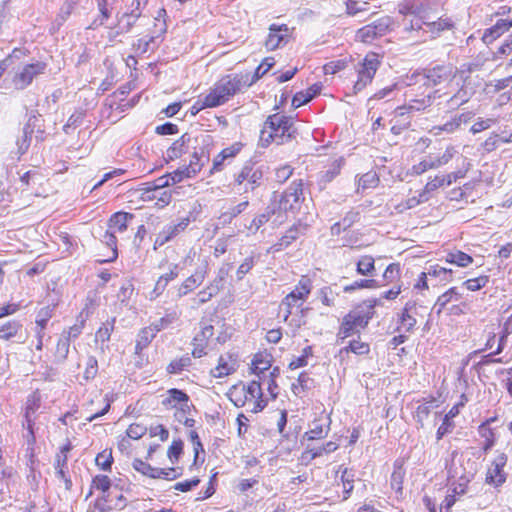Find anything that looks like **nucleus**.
Returning a JSON list of instances; mask_svg holds the SVG:
<instances>
[{
  "mask_svg": "<svg viewBox=\"0 0 512 512\" xmlns=\"http://www.w3.org/2000/svg\"><path fill=\"white\" fill-rule=\"evenodd\" d=\"M405 476V470L403 466L398 462L394 463V469L391 475V488L395 490L397 494H401L403 490V479Z\"/></svg>",
  "mask_w": 512,
  "mask_h": 512,
  "instance_id": "nucleus-30",
  "label": "nucleus"
},
{
  "mask_svg": "<svg viewBox=\"0 0 512 512\" xmlns=\"http://www.w3.org/2000/svg\"><path fill=\"white\" fill-rule=\"evenodd\" d=\"M248 75L231 74L221 78L205 96L202 107H218L239 92L242 87H249Z\"/></svg>",
  "mask_w": 512,
  "mask_h": 512,
  "instance_id": "nucleus-3",
  "label": "nucleus"
},
{
  "mask_svg": "<svg viewBox=\"0 0 512 512\" xmlns=\"http://www.w3.org/2000/svg\"><path fill=\"white\" fill-rule=\"evenodd\" d=\"M133 467L143 475L149 476L151 478H158L156 475L159 472V468L152 467L150 464L145 463L142 460L135 459L133 462Z\"/></svg>",
  "mask_w": 512,
  "mask_h": 512,
  "instance_id": "nucleus-48",
  "label": "nucleus"
},
{
  "mask_svg": "<svg viewBox=\"0 0 512 512\" xmlns=\"http://www.w3.org/2000/svg\"><path fill=\"white\" fill-rule=\"evenodd\" d=\"M70 342L64 337H60L55 351V358L58 362H63L69 353Z\"/></svg>",
  "mask_w": 512,
  "mask_h": 512,
  "instance_id": "nucleus-52",
  "label": "nucleus"
},
{
  "mask_svg": "<svg viewBox=\"0 0 512 512\" xmlns=\"http://www.w3.org/2000/svg\"><path fill=\"white\" fill-rule=\"evenodd\" d=\"M375 304H376V301L370 302V304L368 306L369 310L367 312H363L360 310H354L347 314L348 319L351 320V322L354 324V326L357 328V330L363 329L368 325L369 320L372 318V314H373L370 310L373 309Z\"/></svg>",
  "mask_w": 512,
  "mask_h": 512,
  "instance_id": "nucleus-20",
  "label": "nucleus"
},
{
  "mask_svg": "<svg viewBox=\"0 0 512 512\" xmlns=\"http://www.w3.org/2000/svg\"><path fill=\"white\" fill-rule=\"evenodd\" d=\"M22 325L16 320H11L0 326V339L9 340L16 336Z\"/></svg>",
  "mask_w": 512,
  "mask_h": 512,
  "instance_id": "nucleus-33",
  "label": "nucleus"
},
{
  "mask_svg": "<svg viewBox=\"0 0 512 512\" xmlns=\"http://www.w3.org/2000/svg\"><path fill=\"white\" fill-rule=\"evenodd\" d=\"M275 62L272 57L265 58L262 63L256 68L255 73L251 80L248 79V83L251 85L266 74L273 66Z\"/></svg>",
  "mask_w": 512,
  "mask_h": 512,
  "instance_id": "nucleus-45",
  "label": "nucleus"
},
{
  "mask_svg": "<svg viewBox=\"0 0 512 512\" xmlns=\"http://www.w3.org/2000/svg\"><path fill=\"white\" fill-rule=\"evenodd\" d=\"M459 300L460 294L458 293L457 288L452 287L437 298L434 309L438 314H440L449 303L457 302Z\"/></svg>",
  "mask_w": 512,
  "mask_h": 512,
  "instance_id": "nucleus-24",
  "label": "nucleus"
},
{
  "mask_svg": "<svg viewBox=\"0 0 512 512\" xmlns=\"http://www.w3.org/2000/svg\"><path fill=\"white\" fill-rule=\"evenodd\" d=\"M427 274L430 278L438 280V282H450L453 278L452 269L442 267L438 264L430 265L429 268H427Z\"/></svg>",
  "mask_w": 512,
  "mask_h": 512,
  "instance_id": "nucleus-28",
  "label": "nucleus"
},
{
  "mask_svg": "<svg viewBox=\"0 0 512 512\" xmlns=\"http://www.w3.org/2000/svg\"><path fill=\"white\" fill-rule=\"evenodd\" d=\"M157 333V328H153L152 325L143 328L136 339L135 353L139 354L145 347H147Z\"/></svg>",
  "mask_w": 512,
  "mask_h": 512,
  "instance_id": "nucleus-22",
  "label": "nucleus"
},
{
  "mask_svg": "<svg viewBox=\"0 0 512 512\" xmlns=\"http://www.w3.org/2000/svg\"><path fill=\"white\" fill-rule=\"evenodd\" d=\"M207 266L202 265L197 267L194 274L185 279V281L178 288V296L183 297L189 292L200 286L206 278Z\"/></svg>",
  "mask_w": 512,
  "mask_h": 512,
  "instance_id": "nucleus-15",
  "label": "nucleus"
},
{
  "mask_svg": "<svg viewBox=\"0 0 512 512\" xmlns=\"http://www.w3.org/2000/svg\"><path fill=\"white\" fill-rule=\"evenodd\" d=\"M437 407H438V405L434 398H431L430 400L424 401L423 403L419 404L416 408L415 416H414L416 421L421 426H423L424 421L428 418V416L431 414V412Z\"/></svg>",
  "mask_w": 512,
  "mask_h": 512,
  "instance_id": "nucleus-27",
  "label": "nucleus"
},
{
  "mask_svg": "<svg viewBox=\"0 0 512 512\" xmlns=\"http://www.w3.org/2000/svg\"><path fill=\"white\" fill-rule=\"evenodd\" d=\"M390 23L391 21L388 17L381 18L360 28L356 33V38L363 43H371L374 39L387 32Z\"/></svg>",
  "mask_w": 512,
  "mask_h": 512,
  "instance_id": "nucleus-9",
  "label": "nucleus"
},
{
  "mask_svg": "<svg viewBox=\"0 0 512 512\" xmlns=\"http://www.w3.org/2000/svg\"><path fill=\"white\" fill-rule=\"evenodd\" d=\"M249 202L248 200H245L243 202H240L239 204L231 207L228 211L224 212L221 215V219H223L224 222H231V220L235 217H237L239 214L244 212L246 208L248 207Z\"/></svg>",
  "mask_w": 512,
  "mask_h": 512,
  "instance_id": "nucleus-50",
  "label": "nucleus"
},
{
  "mask_svg": "<svg viewBox=\"0 0 512 512\" xmlns=\"http://www.w3.org/2000/svg\"><path fill=\"white\" fill-rule=\"evenodd\" d=\"M379 178L374 171L363 174L358 180V190L370 189L377 186Z\"/></svg>",
  "mask_w": 512,
  "mask_h": 512,
  "instance_id": "nucleus-40",
  "label": "nucleus"
},
{
  "mask_svg": "<svg viewBox=\"0 0 512 512\" xmlns=\"http://www.w3.org/2000/svg\"><path fill=\"white\" fill-rule=\"evenodd\" d=\"M214 334V327L212 325H204L201 330L193 338V342L202 344L207 347L209 339Z\"/></svg>",
  "mask_w": 512,
  "mask_h": 512,
  "instance_id": "nucleus-53",
  "label": "nucleus"
},
{
  "mask_svg": "<svg viewBox=\"0 0 512 512\" xmlns=\"http://www.w3.org/2000/svg\"><path fill=\"white\" fill-rule=\"evenodd\" d=\"M341 474V481L343 483L344 499H347L350 492L353 490L354 474L344 468Z\"/></svg>",
  "mask_w": 512,
  "mask_h": 512,
  "instance_id": "nucleus-54",
  "label": "nucleus"
},
{
  "mask_svg": "<svg viewBox=\"0 0 512 512\" xmlns=\"http://www.w3.org/2000/svg\"><path fill=\"white\" fill-rule=\"evenodd\" d=\"M199 172L198 166L187 165L183 168H179L172 173L167 174L169 177L171 185L176 184L184 180L185 178H191L195 176Z\"/></svg>",
  "mask_w": 512,
  "mask_h": 512,
  "instance_id": "nucleus-26",
  "label": "nucleus"
},
{
  "mask_svg": "<svg viewBox=\"0 0 512 512\" xmlns=\"http://www.w3.org/2000/svg\"><path fill=\"white\" fill-rule=\"evenodd\" d=\"M180 317V312L177 310L170 311L165 314V316L161 317L159 320L154 322L152 324L153 328H157V332L161 331L162 329L168 327L169 325L176 322Z\"/></svg>",
  "mask_w": 512,
  "mask_h": 512,
  "instance_id": "nucleus-38",
  "label": "nucleus"
},
{
  "mask_svg": "<svg viewBox=\"0 0 512 512\" xmlns=\"http://www.w3.org/2000/svg\"><path fill=\"white\" fill-rule=\"evenodd\" d=\"M46 67V63L42 61H37L35 63L23 66L21 69L15 72L12 78L14 87L20 90L28 87L34 78L44 74Z\"/></svg>",
  "mask_w": 512,
  "mask_h": 512,
  "instance_id": "nucleus-7",
  "label": "nucleus"
},
{
  "mask_svg": "<svg viewBox=\"0 0 512 512\" xmlns=\"http://www.w3.org/2000/svg\"><path fill=\"white\" fill-rule=\"evenodd\" d=\"M507 455L498 453L489 467L486 474V482L495 487L502 485L506 480V474L503 471L507 463Z\"/></svg>",
  "mask_w": 512,
  "mask_h": 512,
  "instance_id": "nucleus-10",
  "label": "nucleus"
},
{
  "mask_svg": "<svg viewBox=\"0 0 512 512\" xmlns=\"http://www.w3.org/2000/svg\"><path fill=\"white\" fill-rule=\"evenodd\" d=\"M33 134V128L28 123L23 128L22 136L17 140L18 153L23 155L27 152L30 147L31 139Z\"/></svg>",
  "mask_w": 512,
  "mask_h": 512,
  "instance_id": "nucleus-36",
  "label": "nucleus"
},
{
  "mask_svg": "<svg viewBox=\"0 0 512 512\" xmlns=\"http://www.w3.org/2000/svg\"><path fill=\"white\" fill-rule=\"evenodd\" d=\"M346 13L350 16L359 17L360 21L365 20L364 14L367 12V4L369 2H344Z\"/></svg>",
  "mask_w": 512,
  "mask_h": 512,
  "instance_id": "nucleus-34",
  "label": "nucleus"
},
{
  "mask_svg": "<svg viewBox=\"0 0 512 512\" xmlns=\"http://www.w3.org/2000/svg\"><path fill=\"white\" fill-rule=\"evenodd\" d=\"M128 213L117 212L109 220V229L114 232L123 233L127 227Z\"/></svg>",
  "mask_w": 512,
  "mask_h": 512,
  "instance_id": "nucleus-31",
  "label": "nucleus"
},
{
  "mask_svg": "<svg viewBox=\"0 0 512 512\" xmlns=\"http://www.w3.org/2000/svg\"><path fill=\"white\" fill-rule=\"evenodd\" d=\"M455 152L454 147L450 146L447 147L445 152L440 156L429 155L431 163L433 164V169L446 165L453 158Z\"/></svg>",
  "mask_w": 512,
  "mask_h": 512,
  "instance_id": "nucleus-42",
  "label": "nucleus"
},
{
  "mask_svg": "<svg viewBox=\"0 0 512 512\" xmlns=\"http://www.w3.org/2000/svg\"><path fill=\"white\" fill-rule=\"evenodd\" d=\"M312 290V282L308 277L303 276L295 288L286 295L280 305V310L284 311V320L287 321L292 314L293 308H300L307 300Z\"/></svg>",
  "mask_w": 512,
  "mask_h": 512,
  "instance_id": "nucleus-4",
  "label": "nucleus"
},
{
  "mask_svg": "<svg viewBox=\"0 0 512 512\" xmlns=\"http://www.w3.org/2000/svg\"><path fill=\"white\" fill-rule=\"evenodd\" d=\"M270 362L268 360L260 359L258 356L252 362L251 371L260 378V374H263L270 368Z\"/></svg>",
  "mask_w": 512,
  "mask_h": 512,
  "instance_id": "nucleus-61",
  "label": "nucleus"
},
{
  "mask_svg": "<svg viewBox=\"0 0 512 512\" xmlns=\"http://www.w3.org/2000/svg\"><path fill=\"white\" fill-rule=\"evenodd\" d=\"M191 137L189 134H183L178 140H176L166 152V160L172 161L180 158L184 153L188 151L189 142Z\"/></svg>",
  "mask_w": 512,
  "mask_h": 512,
  "instance_id": "nucleus-17",
  "label": "nucleus"
},
{
  "mask_svg": "<svg viewBox=\"0 0 512 512\" xmlns=\"http://www.w3.org/2000/svg\"><path fill=\"white\" fill-rule=\"evenodd\" d=\"M236 370L235 361L231 360V357L225 358L220 357L218 365L211 371L213 377L222 378L230 375Z\"/></svg>",
  "mask_w": 512,
  "mask_h": 512,
  "instance_id": "nucleus-23",
  "label": "nucleus"
},
{
  "mask_svg": "<svg viewBox=\"0 0 512 512\" xmlns=\"http://www.w3.org/2000/svg\"><path fill=\"white\" fill-rule=\"evenodd\" d=\"M433 169L429 155L423 158L418 164L412 166L411 171L415 175H421L427 170Z\"/></svg>",
  "mask_w": 512,
  "mask_h": 512,
  "instance_id": "nucleus-64",
  "label": "nucleus"
},
{
  "mask_svg": "<svg viewBox=\"0 0 512 512\" xmlns=\"http://www.w3.org/2000/svg\"><path fill=\"white\" fill-rule=\"evenodd\" d=\"M263 178V171L261 167L254 163L247 162L244 166L234 175L235 185L241 187L244 184V192L253 191L260 184Z\"/></svg>",
  "mask_w": 512,
  "mask_h": 512,
  "instance_id": "nucleus-6",
  "label": "nucleus"
},
{
  "mask_svg": "<svg viewBox=\"0 0 512 512\" xmlns=\"http://www.w3.org/2000/svg\"><path fill=\"white\" fill-rule=\"evenodd\" d=\"M189 396L180 389L172 388L166 392L162 405L167 409L176 408L186 413L190 410Z\"/></svg>",
  "mask_w": 512,
  "mask_h": 512,
  "instance_id": "nucleus-12",
  "label": "nucleus"
},
{
  "mask_svg": "<svg viewBox=\"0 0 512 512\" xmlns=\"http://www.w3.org/2000/svg\"><path fill=\"white\" fill-rule=\"evenodd\" d=\"M376 281L373 279H361L354 281L352 284L344 287L345 292H351L361 288H374Z\"/></svg>",
  "mask_w": 512,
  "mask_h": 512,
  "instance_id": "nucleus-62",
  "label": "nucleus"
},
{
  "mask_svg": "<svg viewBox=\"0 0 512 512\" xmlns=\"http://www.w3.org/2000/svg\"><path fill=\"white\" fill-rule=\"evenodd\" d=\"M112 453L109 450H104L96 456L95 462L102 470H109L112 464Z\"/></svg>",
  "mask_w": 512,
  "mask_h": 512,
  "instance_id": "nucleus-56",
  "label": "nucleus"
},
{
  "mask_svg": "<svg viewBox=\"0 0 512 512\" xmlns=\"http://www.w3.org/2000/svg\"><path fill=\"white\" fill-rule=\"evenodd\" d=\"M470 116L469 114H460L455 117H453L451 120L447 121L443 125L434 126L431 130V132L438 136L441 134V132L446 133H453L456 131L462 123H466L469 120Z\"/></svg>",
  "mask_w": 512,
  "mask_h": 512,
  "instance_id": "nucleus-18",
  "label": "nucleus"
},
{
  "mask_svg": "<svg viewBox=\"0 0 512 512\" xmlns=\"http://www.w3.org/2000/svg\"><path fill=\"white\" fill-rule=\"evenodd\" d=\"M370 351V347L367 343L361 342L359 340H352L349 342V345L342 348L340 353H349L352 352L356 355H365Z\"/></svg>",
  "mask_w": 512,
  "mask_h": 512,
  "instance_id": "nucleus-37",
  "label": "nucleus"
},
{
  "mask_svg": "<svg viewBox=\"0 0 512 512\" xmlns=\"http://www.w3.org/2000/svg\"><path fill=\"white\" fill-rule=\"evenodd\" d=\"M179 274L178 265H173L169 273H166L159 277L155 285V291L162 292L166 288L167 284L175 279Z\"/></svg>",
  "mask_w": 512,
  "mask_h": 512,
  "instance_id": "nucleus-43",
  "label": "nucleus"
},
{
  "mask_svg": "<svg viewBox=\"0 0 512 512\" xmlns=\"http://www.w3.org/2000/svg\"><path fill=\"white\" fill-rule=\"evenodd\" d=\"M183 449V443L181 440H174L170 445L167 455L172 463L177 462Z\"/></svg>",
  "mask_w": 512,
  "mask_h": 512,
  "instance_id": "nucleus-63",
  "label": "nucleus"
},
{
  "mask_svg": "<svg viewBox=\"0 0 512 512\" xmlns=\"http://www.w3.org/2000/svg\"><path fill=\"white\" fill-rule=\"evenodd\" d=\"M293 119L283 114H273L267 117L260 132L262 146L271 143L284 144L294 137Z\"/></svg>",
  "mask_w": 512,
  "mask_h": 512,
  "instance_id": "nucleus-2",
  "label": "nucleus"
},
{
  "mask_svg": "<svg viewBox=\"0 0 512 512\" xmlns=\"http://www.w3.org/2000/svg\"><path fill=\"white\" fill-rule=\"evenodd\" d=\"M273 213H274V209L268 207L264 213L257 215L252 220L248 229L252 233L257 232L261 226H263L265 223H267L269 221V219Z\"/></svg>",
  "mask_w": 512,
  "mask_h": 512,
  "instance_id": "nucleus-44",
  "label": "nucleus"
},
{
  "mask_svg": "<svg viewBox=\"0 0 512 512\" xmlns=\"http://www.w3.org/2000/svg\"><path fill=\"white\" fill-rule=\"evenodd\" d=\"M190 365V358L182 357L175 359L167 366V371L170 374H178Z\"/></svg>",
  "mask_w": 512,
  "mask_h": 512,
  "instance_id": "nucleus-55",
  "label": "nucleus"
},
{
  "mask_svg": "<svg viewBox=\"0 0 512 512\" xmlns=\"http://www.w3.org/2000/svg\"><path fill=\"white\" fill-rule=\"evenodd\" d=\"M288 41V27L287 25H275L272 24L269 28V34L265 41V47L267 50H275Z\"/></svg>",
  "mask_w": 512,
  "mask_h": 512,
  "instance_id": "nucleus-14",
  "label": "nucleus"
},
{
  "mask_svg": "<svg viewBox=\"0 0 512 512\" xmlns=\"http://www.w3.org/2000/svg\"><path fill=\"white\" fill-rule=\"evenodd\" d=\"M303 197L302 181L293 182L282 194L279 201V209L287 211H295L300 207Z\"/></svg>",
  "mask_w": 512,
  "mask_h": 512,
  "instance_id": "nucleus-8",
  "label": "nucleus"
},
{
  "mask_svg": "<svg viewBox=\"0 0 512 512\" xmlns=\"http://www.w3.org/2000/svg\"><path fill=\"white\" fill-rule=\"evenodd\" d=\"M380 66V61L376 53H369L365 58L357 65V81L353 86L354 94L362 91L367 85H369Z\"/></svg>",
  "mask_w": 512,
  "mask_h": 512,
  "instance_id": "nucleus-5",
  "label": "nucleus"
},
{
  "mask_svg": "<svg viewBox=\"0 0 512 512\" xmlns=\"http://www.w3.org/2000/svg\"><path fill=\"white\" fill-rule=\"evenodd\" d=\"M53 315V309L50 306H46L41 308L36 316V328L37 329H45L47 322Z\"/></svg>",
  "mask_w": 512,
  "mask_h": 512,
  "instance_id": "nucleus-51",
  "label": "nucleus"
},
{
  "mask_svg": "<svg viewBox=\"0 0 512 512\" xmlns=\"http://www.w3.org/2000/svg\"><path fill=\"white\" fill-rule=\"evenodd\" d=\"M342 162H343L342 159L335 160L332 163L331 167L328 170H326L325 172H323L322 180L324 182L332 181L340 173Z\"/></svg>",
  "mask_w": 512,
  "mask_h": 512,
  "instance_id": "nucleus-57",
  "label": "nucleus"
},
{
  "mask_svg": "<svg viewBox=\"0 0 512 512\" xmlns=\"http://www.w3.org/2000/svg\"><path fill=\"white\" fill-rule=\"evenodd\" d=\"M471 94L464 88H461L454 96L449 100L450 106H460L469 101Z\"/></svg>",
  "mask_w": 512,
  "mask_h": 512,
  "instance_id": "nucleus-60",
  "label": "nucleus"
},
{
  "mask_svg": "<svg viewBox=\"0 0 512 512\" xmlns=\"http://www.w3.org/2000/svg\"><path fill=\"white\" fill-rule=\"evenodd\" d=\"M375 270V261L372 256H362L356 263V271L363 276L372 275Z\"/></svg>",
  "mask_w": 512,
  "mask_h": 512,
  "instance_id": "nucleus-32",
  "label": "nucleus"
},
{
  "mask_svg": "<svg viewBox=\"0 0 512 512\" xmlns=\"http://www.w3.org/2000/svg\"><path fill=\"white\" fill-rule=\"evenodd\" d=\"M305 226L302 224L293 225L290 229L286 231V233L281 237L279 242H277L273 248L275 251H281L282 249L288 247L293 241H295L300 234L304 233Z\"/></svg>",
  "mask_w": 512,
  "mask_h": 512,
  "instance_id": "nucleus-19",
  "label": "nucleus"
},
{
  "mask_svg": "<svg viewBox=\"0 0 512 512\" xmlns=\"http://www.w3.org/2000/svg\"><path fill=\"white\" fill-rule=\"evenodd\" d=\"M416 304L412 301H409L405 304L403 311L400 316V323L398 326L399 331L409 332L416 325V319L413 315L410 314L412 309H415Z\"/></svg>",
  "mask_w": 512,
  "mask_h": 512,
  "instance_id": "nucleus-21",
  "label": "nucleus"
},
{
  "mask_svg": "<svg viewBox=\"0 0 512 512\" xmlns=\"http://www.w3.org/2000/svg\"><path fill=\"white\" fill-rule=\"evenodd\" d=\"M227 396L236 407H247L252 413L262 411L267 405L259 380H252L247 385L238 383L228 390Z\"/></svg>",
  "mask_w": 512,
  "mask_h": 512,
  "instance_id": "nucleus-1",
  "label": "nucleus"
},
{
  "mask_svg": "<svg viewBox=\"0 0 512 512\" xmlns=\"http://www.w3.org/2000/svg\"><path fill=\"white\" fill-rule=\"evenodd\" d=\"M355 332H358L357 328L354 326L351 320L348 319V316L345 315L338 331V338L344 340L352 336Z\"/></svg>",
  "mask_w": 512,
  "mask_h": 512,
  "instance_id": "nucleus-46",
  "label": "nucleus"
},
{
  "mask_svg": "<svg viewBox=\"0 0 512 512\" xmlns=\"http://www.w3.org/2000/svg\"><path fill=\"white\" fill-rule=\"evenodd\" d=\"M400 276V265L391 263L387 266L383 273V278L387 283H392Z\"/></svg>",
  "mask_w": 512,
  "mask_h": 512,
  "instance_id": "nucleus-59",
  "label": "nucleus"
},
{
  "mask_svg": "<svg viewBox=\"0 0 512 512\" xmlns=\"http://www.w3.org/2000/svg\"><path fill=\"white\" fill-rule=\"evenodd\" d=\"M107 501L111 506L113 505L116 509L121 510L126 507V499L123 496L121 490H119L117 487H114L112 490L108 492Z\"/></svg>",
  "mask_w": 512,
  "mask_h": 512,
  "instance_id": "nucleus-39",
  "label": "nucleus"
},
{
  "mask_svg": "<svg viewBox=\"0 0 512 512\" xmlns=\"http://www.w3.org/2000/svg\"><path fill=\"white\" fill-rule=\"evenodd\" d=\"M445 261L458 267H467L472 264L473 258L460 250H454L446 254Z\"/></svg>",
  "mask_w": 512,
  "mask_h": 512,
  "instance_id": "nucleus-29",
  "label": "nucleus"
},
{
  "mask_svg": "<svg viewBox=\"0 0 512 512\" xmlns=\"http://www.w3.org/2000/svg\"><path fill=\"white\" fill-rule=\"evenodd\" d=\"M179 232L175 225L166 226L157 236L155 240V244L162 246L168 241H170L173 237H175Z\"/></svg>",
  "mask_w": 512,
  "mask_h": 512,
  "instance_id": "nucleus-47",
  "label": "nucleus"
},
{
  "mask_svg": "<svg viewBox=\"0 0 512 512\" xmlns=\"http://www.w3.org/2000/svg\"><path fill=\"white\" fill-rule=\"evenodd\" d=\"M41 398L38 393H33L27 398L26 407H25V423L28 430L27 440L29 443H33L35 441L33 424H34V414L40 408Z\"/></svg>",
  "mask_w": 512,
  "mask_h": 512,
  "instance_id": "nucleus-13",
  "label": "nucleus"
},
{
  "mask_svg": "<svg viewBox=\"0 0 512 512\" xmlns=\"http://www.w3.org/2000/svg\"><path fill=\"white\" fill-rule=\"evenodd\" d=\"M313 386V379L309 377L308 373L302 372L297 379V383L292 384V391L295 395H298L301 392L311 389Z\"/></svg>",
  "mask_w": 512,
  "mask_h": 512,
  "instance_id": "nucleus-35",
  "label": "nucleus"
},
{
  "mask_svg": "<svg viewBox=\"0 0 512 512\" xmlns=\"http://www.w3.org/2000/svg\"><path fill=\"white\" fill-rule=\"evenodd\" d=\"M446 178H443V176H435L433 179H430L424 189L421 191V193H425V196H429V194L436 189L442 187L445 185Z\"/></svg>",
  "mask_w": 512,
  "mask_h": 512,
  "instance_id": "nucleus-58",
  "label": "nucleus"
},
{
  "mask_svg": "<svg viewBox=\"0 0 512 512\" xmlns=\"http://www.w3.org/2000/svg\"><path fill=\"white\" fill-rule=\"evenodd\" d=\"M454 76V70L452 66L440 65L432 69H429L425 74H418L417 77H422L425 80L424 84L427 85H438L448 82Z\"/></svg>",
  "mask_w": 512,
  "mask_h": 512,
  "instance_id": "nucleus-11",
  "label": "nucleus"
},
{
  "mask_svg": "<svg viewBox=\"0 0 512 512\" xmlns=\"http://www.w3.org/2000/svg\"><path fill=\"white\" fill-rule=\"evenodd\" d=\"M489 282V276L481 275L476 278H471L463 282V286L466 287L469 291H478L481 288L485 287Z\"/></svg>",
  "mask_w": 512,
  "mask_h": 512,
  "instance_id": "nucleus-49",
  "label": "nucleus"
},
{
  "mask_svg": "<svg viewBox=\"0 0 512 512\" xmlns=\"http://www.w3.org/2000/svg\"><path fill=\"white\" fill-rule=\"evenodd\" d=\"M337 448H338L337 443L329 441L320 447L307 448L304 451L302 458L308 459V460H313L317 457L322 456L323 454H329L331 452H334L335 450H337Z\"/></svg>",
  "mask_w": 512,
  "mask_h": 512,
  "instance_id": "nucleus-25",
  "label": "nucleus"
},
{
  "mask_svg": "<svg viewBox=\"0 0 512 512\" xmlns=\"http://www.w3.org/2000/svg\"><path fill=\"white\" fill-rule=\"evenodd\" d=\"M157 198V192L150 184H142L140 186H132L130 187V203H134L136 201H153Z\"/></svg>",
  "mask_w": 512,
  "mask_h": 512,
  "instance_id": "nucleus-16",
  "label": "nucleus"
},
{
  "mask_svg": "<svg viewBox=\"0 0 512 512\" xmlns=\"http://www.w3.org/2000/svg\"><path fill=\"white\" fill-rule=\"evenodd\" d=\"M329 432V425L324 427L320 422H313L312 428L305 433L308 440L322 439L327 436Z\"/></svg>",
  "mask_w": 512,
  "mask_h": 512,
  "instance_id": "nucleus-41",
  "label": "nucleus"
}]
</instances>
